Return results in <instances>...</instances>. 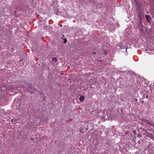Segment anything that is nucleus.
Returning <instances> with one entry per match:
<instances>
[{"label": "nucleus", "instance_id": "nucleus-1", "mask_svg": "<svg viewBox=\"0 0 154 154\" xmlns=\"http://www.w3.org/2000/svg\"><path fill=\"white\" fill-rule=\"evenodd\" d=\"M146 18L148 22H150L151 20V17L148 15H145Z\"/></svg>", "mask_w": 154, "mask_h": 154}, {"label": "nucleus", "instance_id": "nucleus-2", "mask_svg": "<svg viewBox=\"0 0 154 154\" xmlns=\"http://www.w3.org/2000/svg\"><path fill=\"white\" fill-rule=\"evenodd\" d=\"M84 99V97L83 96H81L79 98V100L80 101H83Z\"/></svg>", "mask_w": 154, "mask_h": 154}, {"label": "nucleus", "instance_id": "nucleus-3", "mask_svg": "<svg viewBox=\"0 0 154 154\" xmlns=\"http://www.w3.org/2000/svg\"><path fill=\"white\" fill-rule=\"evenodd\" d=\"M52 60L54 62H56L57 61V59L55 57H53L52 58Z\"/></svg>", "mask_w": 154, "mask_h": 154}, {"label": "nucleus", "instance_id": "nucleus-4", "mask_svg": "<svg viewBox=\"0 0 154 154\" xmlns=\"http://www.w3.org/2000/svg\"><path fill=\"white\" fill-rule=\"evenodd\" d=\"M104 53L105 55H106L107 54V52L105 50L104 51Z\"/></svg>", "mask_w": 154, "mask_h": 154}, {"label": "nucleus", "instance_id": "nucleus-5", "mask_svg": "<svg viewBox=\"0 0 154 154\" xmlns=\"http://www.w3.org/2000/svg\"><path fill=\"white\" fill-rule=\"evenodd\" d=\"M66 42H67V40H66V39H64V43H66Z\"/></svg>", "mask_w": 154, "mask_h": 154}, {"label": "nucleus", "instance_id": "nucleus-6", "mask_svg": "<svg viewBox=\"0 0 154 154\" xmlns=\"http://www.w3.org/2000/svg\"><path fill=\"white\" fill-rule=\"evenodd\" d=\"M145 50H146V51H147L148 50L147 49H145Z\"/></svg>", "mask_w": 154, "mask_h": 154}, {"label": "nucleus", "instance_id": "nucleus-7", "mask_svg": "<svg viewBox=\"0 0 154 154\" xmlns=\"http://www.w3.org/2000/svg\"><path fill=\"white\" fill-rule=\"evenodd\" d=\"M94 53V54H96V53L95 52L94 53Z\"/></svg>", "mask_w": 154, "mask_h": 154}, {"label": "nucleus", "instance_id": "nucleus-8", "mask_svg": "<svg viewBox=\"0 0 154 154\" xmlns=\"http://www.w3.org/2000/svg\"><path fill=\"white\" fill-rule=\"evenodd\" d=\"M127 48H126V51H127Z\"/></svg>", "mask_w": 154, "mask_h": 154}]
</instances>
